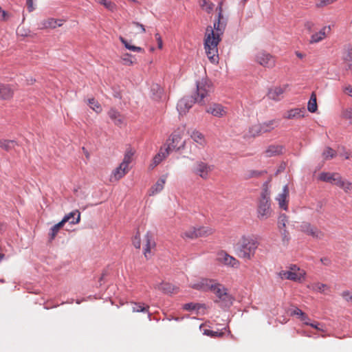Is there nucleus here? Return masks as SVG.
I'll return each instance as SVG.
<instances>
[{
    "label": "nucleus",
    "mask_w": 352,
    "mask_h": 352,
    "mask_svg": "<svg viewBox=\"0 0 352 352\" xmlns=\"http://www.w3.org/2000/svg\"><path fill=\"white\" fill-rule=\"evenodd\" d=\"M227 25V19L219 18L214 20L213 27L208 25L206 30L204 38V48L208 59L212 63H218L217 46L221 41V36L224 33Z\"/></svg>",
    "instance_id": "obj_1"
},
{
    "label": "nucleus",
    "mask_w": 352,
    "mask_h": 352,
    "mask_svg": "<svg viewBox=\"0 0 352 352\" xmlns=\"http://www.w3.org/2000/svg\"><path fill=\"white\" fill-rule=\"evenodd\" d=\"M212 91L210 82L202 79L197 82V98L186 96L179 100L177 109L180 115H184L192 107L195 102H204V98Z\"/></svg>",
    "instance_id": "obj_2"
},
{
    "label": "nucleus",
    "mask_w": 352,
    "mask_h": 352,
    "mask_svg": "<svg viewBox=\"0 0 352 352\" xmlns=\"http://www.w3.org/2000/svg\"><path fill=\"white\" fill-rule=\"evenodd\" d=\"M192 288L199 290H210L218 298L216 302H222L225 306L232 303V297L228 293V289L221 284L210 279H201L197 283L190 285Z\"/></svg>",
    "instance_id": "obj_3"
},
{
    "label": "nucleus",
    "mask_w": 352,
    "mask_h": 352,
    "mask_svg": "<svg viewBox=\"0 0 352 352\" xmlns=\"http://www.w3.org/2000/svg\"><path fill=\"white\" fill-rule=\"evenodd\" d=\"M238 245V256L245 261H250L255 256L260 243L256 236H243Z\"/></svg>",
    "instance_id": "obj_4"
},
{
    "label": "nucleus",
    "mask_w": 352,
    "mask_h": 352,
    "mask_svg": "<svg viewBox=\"0 0 352 352\" xmlns=\"http://www.w3.org/2000/svg\"><path fill=\"white\" fill-rule=\"evenodd\" d=\"M299 230L316 240H322L324 237V233L322 230L309 222H302L299 226Z\"/></svg>",
    "instance_id": "obj_5"
},
{
    "label": "nucleus",
    "mask_w": 352,
    "mask_h": 352,
    "mask_svg": "<svg viewBox=\"0 0 352 352\" xmlns=\"http://www.w3.org/2000/svg\"><path fill=\"white\" fill-rule=\"evenodd\" d=\"M217 261L226 266L233 268H238L240 266L239 260L223 250L217 253Z\"/></svg>",
    "instance_id": "obj_6"
},
{
    "label": "nucleus",
    "mask_w": 352,
    "mask_h": 352,
    "mask_svg": "<svg viewBox=\"0 0 352 352\" xmlns=\"http://www.w3.org/2000/svg\"><path fill=\"white\" fill-rule=\"evenodd\" d=\"M256 61L261 65L268 68L274 67L276 62L275 58L265 51H261L256 54Z\"/></svg>",
    "instance_id": "obj_7"
},
{
    "label": "nucleus",
    "mask_w": 352,
    "mask_h": 352,
    "mask_svg": "<svg viewBox=\"0 0 352 352\" xmlns=\"http://www.w3.org/2000/svg\"><path fill=\"white\" fill-rule=\"evenodd\" d=\"M257 213V217L260 220H265L271 216V204L268 199H260Z\"/></svg>",
    "instance_id": "obj_8"
},
{
    "label": "nucleus",
    "mask_w": 352,
    "mask_h": 352,
    "mask_svg": "<svg viewBox=\"0 0 352 352\" xmlns=\"http://www.w3.org/2000/svg\"><path fill=\"white\" fill-rule=\"evenodd\" d=\"M213 166L209 165L205 162L198 161L195 164V166L193 169V173L199 175L204 179H207L209 176V173L213 170Z\"/></svg>",
    "instance_id": "obj_9"
},
{
    "label": "nucleus",
    "mask_w": 352,
    "mask_h": 352,
    "mask_svg": "<svg viewBox=\"0 0 352 352\" xmlns=\"http://www.w3.org/2000/svg\"><path fill=\"white\" fill-rule=\"evenodd\" d=\"M156 243L153 235L150 232H147L144 238L143 253L146 258L151 256L152 250L155 248Z\"/></svg>",
    "instance_id": "obj_10"
},
{
    "label": "nucleus",
    "mask_w": 352,
    "mask_h": 352,
    "mask_svg": "<svg viewBox=\"0 0 352 352\" xmlns=\"http://www.w3.org/2000/svg\"><path fill=\"white\" fill-rule=\"evenodd\" d=\"M169 140H170L171 142L168 144V147L166 148V154H169L171 150L176 149L179 151L184 148L185 141H182V138L179 134L176 133H173Z\"/></svg>",
    "instance_id": "obj_11"
},
{
    "label": "nucleus",
    "mask_w": 352,
    "mask_h": 352,
    "mask_svg": "<svg viewBox=\"0 0 352 352\" xmlns=\"http://www.w3.org/2000/svg\"><path fill=\"white\" fill-rule=\"evenodd\" d=\"M319 178L321 181L338 186L341 182L342 177L337 173H322Z\"/></svg>",
    "instance_id": "obj_12"
},
{
    "label": "nucleus",
    "mask_w": 352,
    "mask_h": 352,
    "mask_svg": "<svg viewBox=\"0 0 352 352\" xmlns=\"http://www.w3.org/2000/svg\"><path fill=\"white\" fill-rule=\"evenodd\" d=\"M287 85H284V87H276L274 88H271L269 89L267 93V96L269 98L278 101L283 98V94L285 92L286 88L287 87Z\"/></svg>",
    "instance_id": "obj_13"
},
{
    "label": "nucleus",
    "mask_w": 352,
    "mask_h": 352,
    "mask_svg": "<svg viewBox=\"0 0 352 352\" xmlns=\"http://www.w3.org/2000/svg\"><path fill=\"white\" fill-rule=\"evenodd\" d=\"M62 20L55 19L54 18H49L42 21L39 23V29H54L57 26H62L63 23H61Z\"/></svg>",
    "instance_id": "obj_14"
},
{
    "label": "nucleus",
    "mask_w": 352,
    "mask_h": 352,
    "mask_svg": "<svg viewBox=\"0 0 352 352\" xmlns=\"http://www.w3.org/2000/svg\"><path fill=\"white\" fill-rule=\"evenodd\" d=\"M206 112L216 117H222L226 115L225 108L220 104L214 103L206 109Z\"/></svg>",
    "instance_id": "obj_15"
},
{
    "label": "nucleus",
    "mask_w": 352,
    "mask_h": 352,
    "mask_svg": "<svg viewBox=\"0 0 352 352\" xmlns=\"http://www.w3.org/2000/svg\"><path fill=\"white\" fill-rule=\"evenodd\" d=\"M14 94L13 89L8 85L0 84V99L10 100Z\"/></svg>",
    "instance_id": "obj_16"
},
{
    "label": "nucleus",
    "mask_w": 352,
    "mask_h": 352,
    "mask_svg": "<svg viewBox=\"0 0 352 352\" xmlns=\"http://www.w3.org/2000/svg\"><path fill=\"white\" fill-rule=\"evenodd\" d=\"M283 148L284 147L282 145L272 144L267 147L265 153L267 157L278 155L283 153Z\"/></svg>",
    "instance_id": "obj_17"
},
{
    "label": "nucleus",
    "mask_w": 352,
    "mask_h": 352,
    "mask_svg": "<svg viewBox=\"0 0 352 352\" xmlns=\"http://www.w3.org/2000/svg\"><path fill=\"white\" fill-rule=\"evenodd\" d=\"M305 112V109H292L289 111H287V113L283 116V118L285 119H294V118H300L304 117V113Z\"/></svg>",
    "instance_id": "obj_18"
},
{
    "label": "nucleus",
    "mask_w": 352,
    "mask_h": 352,
    "mask_svg": "<svg viewBox=\"0 0 352 352\" xmlns=\"http://www.w3.org/2000/svg\"><path fill=\"white\" fill-rule=\"evenodd\" d=\"M343 60L347 64L346 69H352V47L348 45L344 48Z\"/></svg>",
    "instance_id": "obj_19"
},
{
    "label": "nucleus",
    "mask_w": 352,
    "mask_h": 352,
    "mask_svg": "<svg viewBox=\"0 0 352 352\" xmlns=\"http://www.w3.org/2000/svg\"><path fill=\"white\" fill-rule=\"evenodd\" d=\"M278 124V120H272L261 124L263 133L270 132Z\"/></svg>",
    "instance_id": "obj_20"
},
{
    "label": "nucleus",
    "mask_w": 352,
    "mask_h": 352,
    "mask_svg": "<svg viewBox=\"0 0 352 352\" xmlns=\"http://www.w3.org/2000/svg\"><path fill=\"white\" fill-rule=\"evenodd\" d=\"M198 229V237H204L212 235L215 230L210 226H199Z\"/></svg>",
    "instance_id": "obj_21"
},
{
    "label": "nucleus",
    "mask_w": 352,
    "mask_h": 352,
    "mask_svg": "<svg viewBox=\"0 0 352 352\" xmlns=\"http://www.w3.org/2000/svg\"><path fill=\"white\" fill-rule=\"evenodd\" d=\"M69 217H64L61 221L54 225L51 229L50 239L52 240L55 238L59 230L63 226L64 223L67 222Z\"/></svg>",
    "instance_id": "obj_22"
},
{
    "label": "nucleus",
    "mask_w": 352,
    "mask_h": 352,
    "mask_svg": "<svg viewBox=\"0 0 352 352\" xmlns=\"http://www.w3.org/2000/svg\"><path fill=\"white\" fill-rule=\"evenodd\" d=\"M327 28L330 30V26H325L319 32L314 34L311 37L310 43H315L321 41L325 36V30Z\"/></svg>",
    "instance_id": "obj_23"
},
{
    "label": "nucleus",
    "mask_w": 352,
    "mask_h": 352,
    "mask_svg": "<svg viewBox=\"0 0 352 352\" xmlns=\"http://www.w3.org/2000/svg\"><path fill=\"white\" fill-rule=\"evenodd\" d=\"M151 90L153 94V98L154 100H158L161 99L164 91L158 84L152 85Z\"/></svg>",
    "instance_id": "obj_24"
},
{
    "label": "nucleus",
    "mask_w": 352,
    "mask_h": 352,
    "mask_svg": "<svg viewBox=\"0 0 352 352\" xmlns=\"http://www.w3.org/2000/svg\"><path fill=\"white\" fill-rule=\"evenodd\" d=\"M17 143L14 140H0V147L6 151L14 148Z\"/></svg>",
    "instance_id": "obj_25"
},
{
    "label": "nucleus",
    "mask_w": 352,
    "mask_h": 352,
    "mask_svg": "<svg viewBox=\"0 0 352 352\" xmlns=\"http://www.w3.org/2000/svg\"><path fill=\"white\" fill-rule=\"evenodd\" d=\"M127 172L128 167H125L124 166H122V164H120V166L116 168L113 173L115 179L118 180L124 177Z\"/></svg>",
    "instance_id": "obj_26"
},
{
    "label": "nucleus",
    "mask_w": 352,
    "mask_h": 352,
    "mask_svg": "<svg viewBox=\"0 0 352 352\" xmlns=\"http://www.w3.org/2000/svg\"><path fill=\"white\" fill-rule=\"evenodd\" d=\"M307 109L311 113H314L318 109V105L316 102V95L314 92H313L311 95L309 101L307 104Z\"/></svg>",
    "instance_id": "obj_27"
},
{
    "label": "nucleus",
    "mask_w": 352,
    "mask_h": 352,
    "mask_svg": "<svg viewBox=\"0 0 352 352\" xmlns=\"http://www.w3.org/2000/svg\"><path fill=\"white\" fill-rule=\"evenodd\" d=\"M190 137L195 142L200 144L201 146L205 145L206 140L204 139V135L201 133L197 131H194L190 135Z\"/></svg>",
    "instance_id": "obj_28"
},
{
    "label": "nucleus",
    "mask_w": 352,
    "mask_h": 352,
    "mask_svg": "<svg viewBox=\"0 0 352 352\" xmlns=\"http://www.w3.org/2000/svg\"><path fill=\"white\" fill-rule=\"evenodd\" d=\"M164 183L165 179H160L157 183L151 188L148 195L153 196L155 192L161 191L163 189Z\"/></svg>",
    "instance_id": "obj_29"
},
{
    "label": "nucleus",
    "mask_w": 352,
    "mask_h": 352,
    "mask_svg": "<svg viewBox=\"0 0 352 352\" xmlns=\"http://www.w3.org/2000/svg\"><path fill=\"white\" fill-rule=\"evenodd\" d=\"M135 151L131 148L126 149L122 162V166L128 167L129 164L132 162V157L134 155Z\"/></svg>",
    "instance_id": "obj_30"
},
{
    "label": "nucleus",
    "mask_w": 352,
    "mask_h": 352,
    "mask_svg": "<svg viewBox=\"0 0 352 352\" xmlns=\"http://www.w3.org/2000/svg\"><path fill=\"white\" fill-rule=\"evenodd\" d=\"M198 229L197 227H192L190 228L188 230H186L182 234L183 238H188V239H196L198 238Z\"/></svg>",
    "instance_id": "obj_31"
},
{
    "label": "nucleus",
    "mask_w": 352,
    "mask_h": 352,
    "mask_svg": "<svg viewBox=\"0 0 352 352\" xmlns=\"http://www.w3.org/2000/svg\"><path fill=\"white\" fill-rule=\"evenodd\" d=\"M159 289L165 293L175 294L177 292L178 288L169 283H162L159 286Z\"/></svg>",
    "instance_id": "obj_32"
},
{
    "label": "nucleus",
    "mask_w": 352,
    "mask_h": 352,
    "mask_svg": "<svg viewBox=\"0 0 352 352\" xmlns=\"http://www.w3.org/2000/svg\"><path fill=\"white\" fill-rule=\"evenodd\" d=\"M65 217H69V219L67 220V222L69 221L72 224L78 223L80 219V214L78 210L71 212Z\"/></svg>",
    "instance_id": "obj_33"
},
{
    "label": "nucleus",
    "mask_w": 352,
    "mask_h": 352,
    "mask_svg": "<svg viewBox=\"0 0 352 352\" xmlns=\"http://www.w3.org/2000/svg\"><path fill=\"white\" fill-rule=\"evenodd\" d=\"M305 275L306 272L305 270L292 272V277L294 278H291V280L301 283L305 280Z\"/></svg>",
    "instance_id": "obj_34"
},
{
    "label": "nucleus",
    "mask_w": 352,
    "mask_h": 352,
    "mask_svg": "<svg viewBox=\"0 0 352 352\" xmlns=\"http://www.w3.org/2000/svg\"><path fill=\"white\" fill-rule=\"evenodd\" d=\"M149 307L142 303H132L133 312H146L148 313Z\"/></svg>",
    "instance_id": "obj_35"
},
{
    "label": "nucleus",
    "mask_w": 352,
    "mask_h": 352,
    "mask_svg": "<svg viewBox=\"0 0 352 352\" xmlns=\"http://www.w3.org/2000/svg\"><path fill=\"white\" fill-rule=\"evenodd\" d=\"M199 6L206 12L210 13L212 11L214 5L207 0H199Z\"/></svg>",
    "instance_id": "obj_36"
},
{
    "label": "nucleus",
    "mask_w": 352,
    "mask_h": 352,
    "mask_svg": "<svg viewBox=\"0 0 352 352\" xmlns=\"http://www.w3.org/2000/svg\"><path fill=\"white\" fill-rule=\"evenodd\" d=\"M249 133L251 136L256 137L263 134L262 127L261 124H256L252 126L249 129Z\"/></svg>",
    "instance_id": "obj_37"
},
{
    "label": "nucleus",
    "mask_w": 352,
    "mask_h": 352,
    "mask_svg": "<svg viewBox=\"0 0 352 352\" xmlns=\"http://www.w3.org/2000/svg\"><path fill=\"white\" fill-rule=\"evenodd\" d=\"M109 116L113 120H114L116 124L118 125L122 123V121L121 119V116H120L119 112L117 111L116 110L113 109H111L109 111Z\"/></svg>",
    "instance_id": "obj_38"
},
{
    "label": "nucleus",
    "mask_w": 352,
    "mask_h": 352,
    "mask_svg": "<svg viewBox=\"0 0 352 352\" xmlns=\"http://www.w3.org/2000/svg\"><path fill=\"white\" fill-rule=\"evenodd\" d=\"M314 289L323 294H327L329 292V287L323 283H318L314 285Z\"/></svg>",
    "instance_id": "obj_39"
},
{
    "label": "nucleus",
    "mask_w": 352,
    "mask_h": 352,
    "mask_svg": "<svg viewBox=\"0 0 352 352\" xmlns=\"http://www.w3.org/2000/svg\"><path fill=\"white\" fill-rule=\"evenodd\" d=\"M88 103L90 107L96 112L98 113L102 111L100 104L94 98L88 100Z\"/></svg>",
    "instance_id": "obj_40"
},
{
    "label": "nucleus",
    "mask_w": 352,
    "mask_h": 352,
    "mask_svg": "<svg viewBox=\"0 0 352 352\" xmlns=\"http://www.w3.org/2000/svg\"><path fill=\"white\" fill-rule=\"evenodd\" d=\"M338 186L342 188L346 192L352 190V183L343 180L342 178H341V182L338 184Z\"/></svg>",
    "instance_id": "obj_41"
},
{
    "label": "nucleus",
    "mask_w": 352,
    "mask_h": 352,
    "mask_svg": "<svg viewBox=\"0 0 352 352\" xmlns=\"http://www.w3.org/2000/svg\"><path fill=\"white\" fill-rule=\"evenodd\" d=\"M168 154H166V149L164 152H160L157 155L155 156L153 158V163L155 165H157L160 164L164 158H165Z\"/></svg>",
    "instance_id": "obj_42"
},
{
    "label": "nucleus",
    "mask_w": 352,
    "mask_h": 352,
    "mask_svg": "<svg viewBox=\"0 0 352 352\" xmlns=\"http://www.w3.org/2000/svg\"><path fill=\"white\" fill-rule=\"evenodd\" d=\"M133 58H134L128 53L124 54L123 56L122 57L123 64L126 65H131L134 63V60H133Z\"/></svg>",
    "instance_id": "obj_43"
},
{
    "label": "nucleus",
    "mask_w": 352,
    "mask_h": 352,
    "mask_svg": "<svg viewBox=\"0 0 352 352\" xmlns=\"http://www.w3.org/2000/svg\"><path fill=\"white\" fill-rule=\"evenodd\" d=\"M287 222V217L285 214H280L278 219V226L280 230L285 228L286 223Z\"/></svg>",
    "instance_id": "obj_44"
},
{
    "label": "nucleus",
    "mask_w": 352,
    "mask_h": 352,
    "mask_svg": "<svg viewBox=\"0 0 352 352\" xmlns=\"http://www.w3.org/2000/svg\"><path fill=\"white\" fill-rule=\"evenodd\" d=\"M281 235L283 245L284 246H287L290 241L289 234L286 230L284 229L283 231L281 232Z\"/></svg>",
    "instance_id": "obj_45"
},
{
    "label": "nucleus",
    "mask_w": 352,
    "mask_h": 352,
    "mask_svg": "<svg viewBox=\"0 0 352 352\" xmlns=\"http://www.w3.org/2000/svg\"><path fill=\"white\" fill-rule=\"evenodd\" d=\"M323 155L326 160L333 158L336 156V151L330 147H327L323 152Z\"/></svg>",
    "instance_id": "obj_46"
},
{
    "label": "nucleus",
    "mask_w": 352,
    "mask_h": 352,
    "mask_svg": "<svg viewBox=\"0 0 352 352\" xmlns=\"http://www.w3.org/2000/svg\"><path fill=\"white\" fill-rule=\"evenodd\" d=\"M270 182V179L266 181L263 186V190L261 192V198H267L270 196V192H268V186Z\"/></svg>",
    "instance_id": "obj_47"
},
{
    "label": "nucleus",
    "mask_w": 352,
    "mask_h": 352,
    "mask_svg": "<svg viewBox=\"0 0 352 352\" xmlns=\"http://www.w3.org/2000/svg\"><path fill=\"white\" fill-rule=\"evenodd\" d=\"M204 333L205 335H207V336H209L211 337H214V338L221 337L223 335V332L214 331H212V330H209V329H205Z\"/></svg>",
    "instance_id": "obj_48"
},
{
    "label": "nucleus",
    "mask_w": 352,
    "mask_h": 352,
    "mask_svg": "<svg viewBox=\"0 0 352 352\" xmlns=\"http://www.w3.org/2000/svg\"><path fill=\"white\" fill-rule=\"evenodd\" d=\"M98 2L101 5H103L106 8L111 11L113 10L116 7V5L113 3L111 1H107V0H98Z\"/></svg>",
    "instance_id": "obj_49"
},
{
    "label": "nucleus",
    "mask_w": 352,
    "mask_h": 352,
    "mask_svg": "<svg viewBox=\"0 0 352 352\" xmlns=\"http://www.w3.org/2000/svg\"><path fill=\"white\" fill-rule=\"evenodd\" d=\"M278 274L279 276L283 279L285 278L291 280V278H294L293 277H292V272H289V270H282L279 272Z\"/></svg>",
    "instance_id": "obj_50"
},
{
    "label": "nucleus",
    "mask_w": 352,
    "mask_h": 352,
    "mask_svg": "<svg viewBox=\"0 0 352 352\" xmlns=\"http://www.w3.org/2000/svg\"><path fill=\"white\" fill-rule=\"evenodd\" d=\"M264 173L265 172L258 170H249L247 173L246 178L258 177Z\"/></svg>",
    "instance_id": "obj_51"
},
{
    "label": "nucleus",
    "mask_w": 352,
    "mask_h": 352,
    "mask_svg": "<svg viewBox=\"0 0 352 352\" xmlns=\"http://www.w3.org/2000/svg\"><path fill=\"white\" fill-rule=\"evenodd\" d=\"M342 296L346 301L352 302V293L349 291H344L342 293Z\"/></svg>",
    "instance_id": "obj_52"
},
{
    "label": "nucleus",
    "mask_w": 352,
    "mask_h": 352,
    "mask_svg": "<svg viewBox=\"0 0 352 352\" xmlns=\"http://www.w3.org/2000/svg\"><path fill=\"white\" fill-rule=\"evenodd\" d=\"M126 48L129 50H131V51H133V52H144V50L140 47H136L135 45H132L129 43H128V45L126 46Z\"/></svg>",
    "instance_id": "obj_53"
},
{
    "label": "nucleus",
    "mask_w": 352,
    "mask_h": 352,
    "mask_svg": "<svg viewBox=\"0 0 352 352\" xmlns=\"http://www.w3.org/2000/svg\"><path fill=\"white\" fill-rule=\"evenodd\" d=\"M279 207L283 210H287L288 206V199H278Z\"/></svg>",
    "instance_id": "obj_54"
},
{
    "label": "nucleus",
    "mask_w": 352,
    "mask_h": 352,
    "mask_svg": "<svg viewBox=\"0 0 352 352\" xmlns=\"http://www.w3.org/2000/svg\"><path fill=\"white\" fill-rule=\"evenodd\" d=\"M278 196V198H287L289 196V188L287 185L284 186L283 192Z\"/></svg>",
    "instance_id": "obj_55"
},
{
    "label": "nucleus",
    "mask_w": 352,
    "mask_h": 352,
    "mask_svg": "<svg viewBox=\"0 0 352 352\" xmlns=\"http://www.w3.org/2000/svg\"><path fill=\"white\" fill-rule=\"evenodd\" d=\"M133 245L138 248L140 249L141 246V242H140V234L136 235L133 239Z\"/></svg>",
    "instance_id": "obj_56"
},
{
    "label": "nucleus",
    "mask_w": 352,
    "mask_h": 352,
    "mask_svg": "<svg viewBox=\"0 0 352 352\" xmlns=\"http://www.w3.org/2000/svg\"><path fill=\"white\" fill-rule=\"evenodd\" d=\"M156 40L157 41V46L159 49H162L163 46L162 39L160 34L157 33L155 35Z\"/></svg>",
    "instance_id": "obj_57"
},
{
    "label": "nucleus",
    "mask_w": 352,
    "mask_h": 352,
    "mask_svg": "<svg viewBox=\"0 0 352 352\" xmlns=\"http://www.w3.org/2000/svg\"><path fill=\"white\" fill-rule=\"evenodd\" d=\"M300 320L301 321H302L304 322L305 324L306 325H309L310 324V322H309V320L310 319L309 318V317L307 316V315L306 314H303V315L302 316H300Z\"/></svg>",
    "instance_id": "obj_58"
},
{
    "label": "nucleus",
    "mask_w": 352,
    "mask_h": 352,
    "mask_svg": "<svg viewBox=\"0 0 352 352\" xmlns=\"http://www.w3.org/2000/svg\"><path fill=\"white\" fill-rule=\"evenodd\" d=\"M26 5L30 12L34 10V7L33 6V0H26Z\"/></svg>",
    "instance_id": "obj_59"
},
{
    "label": "nucleus",
    "mask_w": 352,
    "mask_h": 352,
    "mask_svg": "<svg viewBox=\"0 0 352 352\" xmlns=\"http://www.w3.org/2000/svg\"><path fill=\"white\" fill-rule=\"evenodd\" d=\"M217 11L218 12L217 17L224 18L223 15L222 2L219 3L218 7L217 8Z\"/></svg>",
    "instance_id": "obj_60"
},
{
    "label": "nucleus",
    "mask_w": 352,
    "mask_h": 352,
    "mask_svg": "<svg viewBox=\"0 0 352 352\" xmlns=\"http://www.w3.org/2000/svg\"><path fill=\"white\" fill-rule=\"evenodd\" d=\"M184 309L186 310H194L196 309V305L193 303H187L184 305Z\"/></svg>",
    "instance_id": "obj_61"
},
{
    "label": "nucleus",
    "mask_w": 352,
    "mask_h": 352,
    "mask_svg": "<svg viewBox=\"0 0 352 352\" xmlns=\"http://www.w3.org/2000/svg\"><path fill=\"white\" fill-rule=\"evenodd\" d=\"M302 270H303L300 269L296 265H291L289 267V271L292 272H300Z\"/></svg>",
    "instance_id": "obj_62"
},
{
    "label": "nucleus",
    "mask_w": 352,
    "mask_h": 352,
    "mask_svg": "<svg viewBox=\"0 0 352 352\" xmlns=\"http://www.w3.org/2000/svg\"><path fill=\"white\" fill-rule=\"evenodd\" d=\"M303 314H304V312L298 308H295L292 312V315L298 316L300 318V316H302L303 315Z\"/></svg>",
    "instance_id": "obj_63"
},
{
    "label": "nucleus",
    "mask_w": 352,
    "mask_h": 352,
    "mask_svg": "<svg viewBox=\"0 0 352 352\" xmlns=\"http://www.w3.org/2000/svg\"><path fill=\"white\" fill-rule=\"evenodd\" d=\"M346 118L350 120V123L352 124V109L347 110L345 113Z\"/></svg>",
    "instance_id": "obj_64"
}]
</instances>
